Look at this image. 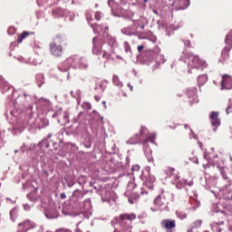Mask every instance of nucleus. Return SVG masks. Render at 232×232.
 Here are the masks:
<instances>
[{
	"mask_svg": "<svg viewBox=\"0 0 232 232\" xmlns=\"http://www.w3.org/2000/svg\"><path fill=\"white\" fill-rule=\"evenodd\" d=\"M140 179L143 181V187H141L140 190L133 192L137 193L136 198H139L140 195H148V189H153V184L155 180H157L155 176L151 174L150 168L147 169V174H144V172L141 173Z\"/></svg>",
	"mask_w": 232,
	"mask_h": 232,
	"instance_id": "1",
	"label": "nucleus"
},
{
	"mask_svg": "<svg viewBox=\"0 0 232 232\" xmlns=\"http://www.w3.org/2000/svg\"><path fill=\"white\" fill-rule=\"evenodd\" d=\"M183 53L185 55V63H188L192 57V60L188 62L191 68H196V70H204V68H208V62L200 59L198 55H193V53L191 52H184Z\"/></svg>",
	"mask_w": 232,
	"mask_h": 232,
	"instance_id": "2",
	"label": "nucleus"
},
{
	"mask_svg": "<svg viewBox=\"0 0 232 232\" xmlns=\"http://www.w3.org/2000/svg\"><path fill=\"white\" fill-rule=\"evenodd\" d=\"M165 172L167 173V175H169V177H170V179H174L176 188H178V189H182V188L186 187L187 185L189 187L193 186V180L188 182L187 179H180L179 171H177L174 168L169 167V168H167Z\"/></svg>",
	"mask_w": 232,
	"mask_h": 232,
	"instance_id": "3",
	"label": "nucleus"
},
{
	"mask_svg": "<svg viewBox=\"0 0 232 232\" xmlns=\"http://www.w3.org/2000/svg\"><path fill=\"white\" fill-rule=\"evenodd\" d=\"M155 134L153 133H150L147 135V139L143 140V144L145 147V155L149 160V162H151L153 164V162H155V160H153V151L151 150V148L150 147H146V144H148V142H155Z\"/></svg>",
	"mask_w": 232,
	"mask_h": 232,
	"instance_id": "4",
	"label": "nucleus"
},
{
	"mask_svg": "<svg viewBox=\"0 0 232 232\" xmlns=\"http://www.w3.org/2000/svg\"><path fill=\"white\" fill-rule=\"evenodd\" d=\"M137 218V215L135 214H121L120 215V226L121 227H126L127 229H130L131 227V222Z\"/></svg>",
	"mask_w": 232,
	"mask_h": 232,
	"instance_id": "5",
	"label": "nucleus"
},
{
	"mask_svg": "<svg viewBox=\"0 0 232 232\" xmlns=\"http://www.w3.org/2000/svg\"><path fill=\"white\" fill-rule=\"evenodd\" d=\"M160 226L166 232H175L177 221L175 219L166 218L160 222Z\"/></svg>",
	"mask_w": 232,
	"mask_h": 232,
	"instance_id": "6",
	"label": "nucleus"
},
{
	"mask_svg": "<svg viewBox=\"0 0 232 232\" xmlns=\"http://www.w3.org/2000/svg\"><path fill=\"white\" fill-rule=\"evenodd\" d=\"M50 50L52 55H53L54 57L63 56V46L56 44L55 42L50 44Z\"/></svg>",
	"mask_w": 232,
	"mask_h": 232,
	"instance_id": "7",
	"label": "nucleus"
},
{
	"mask_svg": "<svg viewBox=\"0 0 232 232\" xmlns=\"http://www.w3.org/2000/svg\"><path fill=\"white\" fill-rule=\"evenodd\" d=\"M222 90H232V77L228 74H224L222 82Z\"/></svg>",
	"mask_w": 232,
	"mask_h": 232,
	"instance_id": "8",
	"label": "nucleus"
},
{
	"mask_svg": "<svg viewBox=\"0 0 232 232\" xmlns=\"http://www.w3.org/2000/svg\"><path fill=\"white\" fill-rule=\"evenodd\" d=\"M218 115H220V112L218 111H212L209 114L210 122L212 126H216V128L220 126V119L218 118Z\"/></svg>",
	"mask_w": 232,
	"mask_h": 232,
	"instance_id": "9",
	"label": "nucleus"
},
{
	"mask_svg": "<svg viewBox=\"0 0 232 232\" xmlns=\"http://www.w3.org/2000/svg\"><path fill=\"white\" fill-rule=\"evenodd\" d=\"M231 49H232L231 45H226L223 48L221 52V60H220L221 63H224L225 61H229V57H230L229 52H231Z\"/></svg>",
	"mask_w": 232,
	"mask_h": 232,
	"instance_id": "10",
	"label": "nucleus"
},
{
	"mask_svg": "<svg viewBox=\"0 0 232 232\" xmlns=\"http://www.w3.org/2000/svg\"><path fill=\"white\" fill-rule=\"evenodd\" d=\"M154 206L156 208H162L166 206V197L164 195H159L153 201Z\"/></svg>",
	"mask_w": 232,
	"mask_h": 232,
	"instance_id": "11",
	"label": "nucleus"
},
{
	"mask_svg": "<svg viewBox=\"0 0 232 232\" xmlns=\"http://www.w3.org/2000/svg\"><path fill=\"white\" fill-rule=\"evenodd\" d=\"M52 137V135L49 134L48 138L46 140H44L42 141V148H45L46 150H49L50 149V144H53V150H57L58 148V145L57 143H53V142H50V138Z\"/></svg>",
	"mask_w": 232,
	"mask_h": 232,
	"instance_id": "12",
	"label": "nucleus"
},
{
	"mask_svg": "<svg viewBox=\"0 0 232 232\" xmlns=\"http://www.w3.org/2000/svg\"><path fill=\"white\" fill-rule=\"evenodd\" d=\"M18 226L19 227H24V231H28L29 229H32L34 227L30 220H25L23 223H19Z\"/></svg>",
	"mask_w": 232,
	"mask_h": 232,
	"instance_id": "13",
	"label": "nucleus"
},
{
	"mask_svg": "<svg viewBox=\"0 0 232 232\" xmlns=\"http://www.w3.org/2000/svg\"><path fill=\"white\" fill-rule=\"evenodd\" d=\"M30 35V32L28 31H24L22 34H18V38H17V44H21V43H23V41H24V39H26V37H29Z\"/></svg>",
	"mask_w": 232,
	"mask_h": 232,
	"instance_id": "14",
	"label": "nucleus"
},
{
	"mask_svg": "<svg viewBox=\"0 0 232 232\" xmlns=\"http://www.w3.org/2000/svg\"><path fill=\"white\" fill-rule=\"evenodd\" d=\"M53 15H55L56 17H63L64 15L65 12L64 9L61 7H56L52 11Z\"/></svg>",
	"mask_w": 232,
	"mask_h": 232,
	"instance_id": "15",
	"label": "nucleus"
},
{
	"mask_svg": "<svg viewBox=\"0 0 232 232\" xmlns=\"http://www.w3.org/2000/svg\"><path fill=\"white\" fill-rule=\"evenodd\" d=\"M189 0H179V10H186L189 6Z\"/></svg>",
	"mask_w": 232,
	"mask_h": 232,
	"instance_id": "16",
	"label": "nucleus"
},
{
	"mask_svg": "<svg viewBox=\"0 0 232 232\" xmlns=\"http://www.w3.org/2000/svg\"><path fill=\"white\" fill-rule=\"evenodd\" d=\"M200 226H202V219L195 220L191 224V228L188 229V232H193V229H197V228L200 227Z\"/></svg>",
	"mask_w": 232,
	"mask_h": 232,
	"instance_id": "17",
	"label": "nucleus"
},
{
	"mask_svg": "<svg viewBox=\"0 0 232 232\" xmlns=\"http://www.w3.org/2000/svg\"><path fill=\"white\" fill-rule=\"evenodd\" d=\"M225 43H226L227 46H231V48H232V32H229L227 34Z\"/></svg>",
	"mask_w": 232,
	"mask_h": 232,
	"instance_id": "18",
	"label": "nucleus"
},
{
	"mask_svg": "<svg viewBox=\"0 0 232 232\" xmlns=\"http://www.w3.org/2000/svg\"><path fill=\"white\" fill-rule=\"evenodd\" d=\"M208 82V76L206 75H200L198 78V82L200 84V86L204 85Z\"/></svg>",
	"mask_w": 232,
	"mask_h": 232,
	"instance_id": "19",
	"label": "nucleus"
},
{
	"mask_svg": "<svg viewBox=\"0 0 232 232\" xmlns=\"http://www.w3.org/2000/svg\"><path fill=\"white\" fill-rule=\"evenodd\" d=\"M65 63L67 64V67L63 70L60 69L62 72H66L70 68V66H72V64H73V58L72 57L67 58Z\"/></svg>",
	"mask_w": 232,
	"mask_h": 232,
	"instance_id": "20",
	"label": "nucleus"
},
{
	"mask_svg": "<svg viewBox=\"0 0 232 232\" xmlns=\"http://www.w3.org/2000/svg\"><path fill=\"white\" fill-rule=\"evenodd\" d=\"M72 197H74L75 198H82V197H84V193H82V191L79 189H76L73 191Z\"/></svg>",
	"mask_w": 232,
	"mask_h": 232,
	"instance_id": "21",
	"label": "nucleus"
},
{
	"mask_svg": "<svg viewBox=\"0 0 232 232\" xmlns=\"http://www.w3.org/2000/svg\"><path fill=\"white\" fill-rule=\"evenodd\" d=\"M64 124H70V113L68 111L63 112Z\"/></svg>",
	"mask_w": 232,
	"mask_h": 232,
	"instance_id": "22",
	"label": "nucleus"
},
{
	"mask_svg": "<svg viewBox=\"0 0 232 232\" xmlns=\"http://www.w3.org/2000/svg\"><path fill=\"white\" fill-rule=\"evenodd\" d=\"M130 140H131V143H132V144H137L138 142L140 141V135L136 134V136L134 137V139L131 138Z\"/></svg>",
	"mask_w": 232,
	"mask_h": 232,
	"instance_id": "23",
	"label": "nucleus"
},
{
	"mask_svg": "<svg viewBox=\"0 0 232 232\" xmlns=\"http://www.w3.org/2000/svg\"><path fill=\"white\" fill-rule=\"evenodd\" d=\"M229 104L226 109L227 115H229V113H232V100L228 101Z\"/></svg>",
	"mask_w": 232,
	"mask_h": 232,
	"instance_id": "24",
	"label": "nucleus"
},
{
	"mask_svg": "<svg viewBox=\"0 0 232 232\" xmlns=\"http://www.w3.org/2000/svg\"><path fill=\"white\" fill-rule=\"evenodd\" d=\"M131 171H133V173H135V171H136V172L140 171V166H139V165H133V166L131 167Z\"/></svg>",
	"mask_w": 232,
	"mask_h": 232,
	"instance_id": "25",
	"label": "nucleus"
},
{
	"mask_svg": "<svg viewBox=\"0 0 232 232\" xmlns=\"http://www.w3.org/2000/svg\"><path fill=\"white\" fill-rule=\"evenodd\" d=\"M94 17L96 21H101V12H96Z\"/></svg>",
	"mask_w": 232,
	"mask_h": 232,
	"instance_id": "26",
	"label": "nucleus"
},
{
	"mask_svg": "<svg viewBox=\"0 0 232 232\" xmlns=\"http://www.w3.org/2000/svg\"><path fill=\"white\" fill-rule=\"evenodd\" d=\"M221 175H222L224 180H229V177L227 176V174H226V172L221 171Z\"/></svg>",
	"mask_w": 232,
	"mask_h": 232,
	"instance_id": "27",
	"label": "nucleus"
},
{
	"mask_svg": "<svg viewBox=\"0 0 232 232\" xmlns=\"http://www.w3.org/2000/svg\"><path fill=\"white\" fill-rule=\"evenodd\" d=\"M128 188H132L133 191L137 189V185L135 183H130Z\"/></svg>",
	"mask_w": 232,
	"mask_h": 232,
	"instance_id": "28",
	"label": "nucleus"
},
{
	"mask_svg": "<svg viewBox=\"0 0 232 232\" xmlns=\"http://www.w3.org/2000/svg\"><path fill=\"white\" fill-rule=\"evenodd\" d=\"M102 57H103V59H110V54L104 51Z\"/></svg>",
	"mask_w": 232,
	"mask_h": 232,
	"instance_id": "29",
	"label": "nucleus"
},
{
	"mask_svg": "<svg viewBox=\"0 0 232 232\" xmlns=\"http://www.w3.org/2000/svg\"><path fill=\"white\" fill-rule=\"evenodd\" d=\"M16 211H17V210H16L15 208H13V209L10 211L11 218H14V215H15Z\"/></svg>",
	"mask_w": 232,
	"mask_h": 232,
	"instance_id": "30",
	"label": "nucleus"
},
{
	"mask_svg": "<svg viewBox=\"0 0 232 232\" xmlns=\"http://www.w3.org/2000/svg\"><path fill=\"white\" fill-rule=\"evenodd\" d=\"M144 50V45H139L138 46V52L140 53Z\"/></svg>",
	"mask_w": 232,
	"mask_h": 232,
	"instance_id": "31",
	"label": "nucleus"
},
{
	"mask_svg": "<svg viewBox=\"0 0 232 232\" xmlns=\"http://www.w3.org/2000/svg\"><path fill=\"white\" fill-rule=\"evenodd\" d=\"M146 132V127H141L140 129V135H144V133Z\"/></svg>",
	"mask_w": 232,
	"mask_h": 232,
	"instance_id": "32",
	"label": "nucleus"
},
{
	"mask_svg": "<svg viewBox=\"0 0 232 232\" xmlns=\"http://www.w3.org/2000/svg\"><path fill=\"white\" fill-rule=\"evenodd\" d=\"M185 44H187V46L189 48V46H191V43L189 42V40H187L185 42Z\"/></svg>",
	"mask_w": 232,
	"mask_h": 232,
	"instance_id": "33",
	"label": "nucleus"
},
{
	"mask_svg": "<svg viewBox=\"0 0 232 232\" xmlns=\"http://www.w3.org/2000/svg\"><path fill=\"white\" fill-rule=\"evenodd\" d=\"M128 88H130V92H133V85L128 83Z\"/></svg>",
	"mask_w": 232,
	"mask_h": 232,
	"instance_id": "34",
	"label": "nucleus"
},
{
	"mask_svg": "<svg viewBox=\"0 0 232 232\" xmlns=\"http://www.w3.org/2000/svg\"><path fill=\"white\" fill-rule=\"evenodd\" d=\"M92 20V18L90 17V14H87V21H88V23H91Z\"/></svg>",
	"mask_w": 232,
	"mask_h": 232,
	"instance_id": "35",
	"label": "nucleus"
},
{
	"mask_svg": "<svg viewBox=\"0 0 232 232\" xmlns=\"http://www.w3.org/2000/svg\"><path fill=\"white\" fill-rule=\"evenodd\" d=\"M60 197H61V198L64 199V198H66V194L62 193V194L60 195Z\"/></svg>",
	"mask_w": 232,
	"mask_h": 232,
	"instance_id": "36",
	"label": "nucleus"
},
{
	"mask_svg": "<svg viewBox=\"0 0 232 232\" xmlns=\"http://www.w3.org/2000/svg\"><path fill=\"white\" fill-rule=\"evenodd\" d=\"M88 110H91L92 109V105L90 103H88Z\"/></svg>",
	"mask_w": 232,
	"mask_h": 232,
	"instance_id": "37",
	"label": "nucleus"
},
{
	"mask_svg": "<svg viewBox=\"0 0 232 232\" xmlns=\"http://www.w3.org/2000/svg\"><path fill=\"white\" fill-rule=\"evenodd\" d=\"M129 202H130V204H133V200H131V198H129Z\"/></svg>",
	"mask_w": 232,
	"mask_h": 232,
	"instance_id": "38",
	"label": "nucleus"
},
{
	"mask_svg": "<svg viewBox=\"0 0 232 232\" xmlns=\"http://www.w3.org/2000/svg\"><path fill=\"white\" fill-rule=\"evenodd\" d=\"M12 30H14L13 27L9 28V29H8V32L10 33V32H12Z\"/></svg>",
	"mask_w": 232,
	"mask_h": 232,
	"instance_id": "39",
	"label": "nucleus"
},
{
	"mask_svg": "<svg viewBox=\"0 0 232 232\" xmlns=\"http://www.w3.org/2000/svg\"><path fill=\"white\" fill-rule=\"evenodd\" d=\"M140 29H141V30H144V25H141V26H140Z\"/></svg>",
	"mask_w": 232,
	"mask_h": 232,
	"instance_id": "40",
	"label": "nucleus"
},
{
	"mask_svg": "<svg viewBox=\"0 0 232 232\" xmlns=\"http://www.w3.org/2000/svg\"><path fill=\"white\" fill-rule=\"evenodd\" d=\"M185 128H186V130H188V128H189V126H188V125H185Z\"/></svg>",
	"mask_w": 232,
	"mask_h": 232,
	"instance_id": "41",
	"label": "nucleus"
},
{
	"mask_svg": "<svg viewBox=\"0 0 232 232\" xmlns=\"http://www.w3.org/2000/svg\"><path fill=\"white\" fill-rule=\"evenodd\" d=\"M76 232H82L81 229H77Z\"/></svg>",
	"mask_w": 232,
	"mask_h": 232,
	"instance_id": "42",
	"label": "nucleus"
},
{
	"mask_svg": "<svg viewBox=\"0 0 232 232\" xmlns=\"http://www.w3.org/2000/svg\"><path fill=\"white\" fill-rule=\"evenodd\" d=\"M73 121H74V122H77V119H73Z\"/></svg>",
	"mask_w": 232,
	"mask_h": 232,
	"instance_id": "43",
	"label": "nucleus"
},
{
	"mask_svg": "<svg viewBox=\"0 0 232 232\" xmlns=\"http://www.w3.org/2000/svg\"><path fill=\"white\" fill-rule=\"evenodd\" d=\"M46 217H47V218H50V216H48V214H46Z\"/></svg>",
	"mask_w": 232,
	"mask_h": 232,
	"instance_id": "44",
	"label": "nucleus"
},
{
	"mask_svg": "<svg viewBox=\"0 0 232 232\" xmlns=\"http://www.w3.org/2000/svg\"><path fill=\"white\" fill-rule=\"evenodd\" d=\"M144 3H148V0H144Z\"/></svg>",
	"mask_w": 232,
	"mask_h": 232,
	"instance_id": "45",
	"label": "nucleus"
},
{
	"mask_svg": "<svg viewBox=\"0 0 232 232\" xmlns=\"http://www.w3.org/2000/svg\"><path fill=\"white\" fill-rule=\"evenodd\" d=\"M103 104H106V102H102Z\"/></svg>",
	"mask_w": 232,
	"mask_h": 232,
	"instance_id": "46",
	"label": "nucleus"
},
{
	"mask_svg": "<svg viewBox=\"0 0 232 232\" xmlns=\"http://www.w3.org/2000/svg\"><path fill=\"white\" fill-rule=\"evenodd\" d=\"M230 160L232 161V157L230 156Z\"/></svg>",
	"mask_w": 232,
	"mask_h": 232,
	"instance_id": "47",
	"label": "nucleus"
},
{
	"mask_svg": "<svg viewBox=\"0 0 232 232\" xmlns=\"http://www.w3.org/2000/svg\"><path fill=\"white\" fill-rule=\"evenodd\" d=\"M151 211H155V209L151 208Z\"/></svg>",
	"mask_w": 232,
	"mask_h": 232,
	"instance_id": "48",
	"label": "nucleus"
}]
</instances>
